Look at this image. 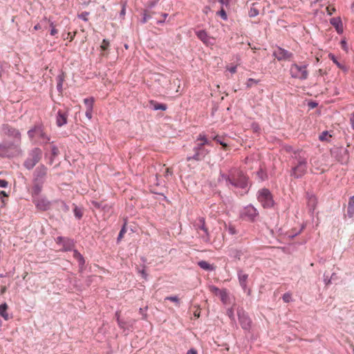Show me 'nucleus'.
Masks as SVG:
<instances>
[{"mask_svg": "<svg viewBox=\"0 0 354 354\" xmlns=\"http://www.w3.org/2000/svg\"><path fill=\"white\" fill-rule=\"evenodd\" d=\"M88 15H89L88 12L84 11V12H82V13L79 14L77 15V17L79 19L83 20L84 21H88L87 17L88 16Z\"/></svg>", "mask_w": 354, "mask_h": 354, "instance_id": "f704fd0d", "label": "nucleus"}, {"mask_svg": "<svg viewBox=\"0 0 354 354\" xmlns=\"http://www.w3.org/2000/svg\"><path fill=\"white\" fill-rule=\"evenodd\" d=\"M62 86L63 84H57V90L60 93H62L63 91Z\"/></svg>", "mask_w": 354, "mask_h": 354, "instance_id": "5fc2aeb1", "label": "nucleus"}, {"mask_svg": "<svg viewBox=\"0 0 354 354\" xmlns=\"http://www.w3.org/2000/svg\"><path fill=\"white\" fill-rule=\"evenodd\" d=\"M194 153L192 156H188L187 160L190 161L192 160H194L196 161H200L204 159L205 156L207 154L208 151L205 149L202 145H197L194 147Z\"/></svg>", "mask_w": 354, "mask_h": 354, "instance_id": "6e6552de", "label": "nucleus"}, {"mask_svg": "<svg viewBox=\"0 0 354 354\" xmlns=\"http://www.w3.org/2000/svg\"><path fill=\"white\" fill-rule=\"evenodd\" d=\"M187 354H197L195 350L191 349L187 352Z\"/></svg>", "mask_w": 354, "mask_h": 354, "instance_id": "680f3d73", "label": "nucleus"}, {"mask_svg": "<svg viewBox=\"0 0 354 354\" xmlns=\"http://www.w3.org/2000/svg\"><path fill=\"white\" fill-rule=\"evenodd\" d=\"M196 229L201 238L205 241L209 240L208 230L205 225V218L203 217H200L196 221Z\"/></svg>", "mask_w": 354, "mask_h": 354, "instance_id": "1a4fd4ad", "label": "nucleus"}, {"mask_svg": "<svg viewBox=\"0 0 354 354\" xmlns=\"http://www.w3.org/2000/svg\"><path fill=\"white\" fill-rule=\"evenodd\" d=\"M37 209L41 211H46L50 207V203L46 198H38L35 201Z\"/></svg>", "mask_w": 354, "mask_h": 354, "instance_id": "a211bd4d", "label": "nucleus"}, {"mask_svg": "<svg viewBox=\"0 0 354 354\" xmlns=\"http://www.w3.org/2000/svg\"><path fill=\"white\" fill-rule=\"evenodd\" d=\"M28 136L30 139L35 136L41 138V142L46 144L50 140V137L44 132L42 125H35L33 128L28 131Z\"/></svg>", "mask_w": 354, "mask_h": 354, "instance_id": "423d86ee", "label": "nucleus"}, {"mask_svg": "<svg viewBox=\"0 0 354 354\" xmlns=\"http://www.w3.org/2000/svg\"><path fill=\"white\" fill-rule=\"evenodd\" d=\"M317 198L313 195H310L308 197L307 204L310 210H314L317 205Z\"/></svg>", "mask_w": 354, "mask_h": 354, "instance_id": "5701e85b", "label": "nucleus"}, {"mask_svg": "<svg viewBox=\"0 0 354 354\" xmlns=\"http://www.w3.org/2000/svg\"><path fill=\"white\" fill-rule=\"evenodd\" d=\"M159 1V0H150L148 2V8H153L157 3Z\"/></svg>", "mask_w": 354, "mask_h": 354, "instance_id": "a18cd8bd", "label": "nucleus"}, {"mask_svg": "<svg viewBox=\"0 0 354 354\" xmlns=\"http://www.w3.org/2000/svg\"><path fill=\"white\" fill-rule=\"evenodd\" d=\"M64 81V74H59L56 77V82L57 84H63V82Z\"/></svg>", "mask_w": 354, "mask_h": 354, "instance_id": "79ce46f5", "label": "nucleus"}, {"mask_svg": "<svg viewBox=\"0 0 354 354\" xmlns=\"http://www.w3.org/2000/svg\"><path fill=\"white\" fill-rule=\"evenodd\" d=\"M198 265L203 270H211L213 269L212 265H210L208 262L205 261H201L198 263Z\"/></svg>", "mask_w": 354, "mask_h": 354, "instance_id": "a878e982", "label": "nucleus"}, {"mask_svg": "<svg viewBox=\"0 0 354 354\" xmlns=\"http://www.w3.org/2000/svg\"><path fill=\"white\" fill-rule=\"evenodd\" d=\"M350 122L351 124L354 123V112L352 113V117L350 118Z\"/></svg>", "mask_w": 354, "mask_h": 354, "instance_id": "e2e57ef3", "label": "nucleus"}, {"mask_svg": "<svg viewBox=\"0 0 354 354\" xmlns=\"http://www.w3.org/2000/svg\"><path fill=\"white\" fill-rule=\"evenodd\" d=\"M165 19H161V20H158L156 23H157V24H162L165 22Z\"/></svg>", "mask_w": 354, "mask_h": 354, "instance_id": "338daca9", "label": "nucleus"}, {"mask_svg": "<svg viewBox=\"0 0 354 354\" xmlns=\"http://www.w3.org/2000/svg\"><path fill=\"white\" fill-rule=\"evenodd\" d=\"M56 241L57 243H62L64 250L66 251L71 250L74 248V241L72 239L59 236Z\"/></svg>", "mask_w": 354, "mask_h": 354, "instance_id": "dca6fc26", "label": "nucleus"}, {"mask_svg": "<svg viewBox=\"0 0 354 354\" xmlns=\"http://www.w3.org/2000/svg\"><path fill=\"white\" fill-rule=\"evenodd\" d=\"M340 44H341L342 49L344 50H345L346 52H347L348 51V46H347L346 41L345 39H342L340 41Z\"/></svg>", "mask_w": 354, "mask_h": 354, "instance_id": "49530a36", "label": "nucleus"}, {"mask_svg": "<svg viewBox=\"0 0 354 354\" xmlns=\"http://www.w3.org/2000/svg\"><path fill=\"white\" fill-rule=\"evenodd\" d=\"M217 15H220V17L224 20H227V15L225 12V10L223 8V6H222L221 9L217 12Z\"/></svg>", "mask_w": 354, "mask_h": 354, "instance_id": "72a5a7b5", "label": "nucleus"}, {"mask_svg": "<svg viewBox=\"0 0 354 354\" xmlns=\"http://www.w3.org/2000/svg\"><path fill=\"white\" fill-rule=\"evenodd\" d=\"M348 212L350 214H354V196L350 198L348 202Z\"/></svg>", "mask_w": 354, "mask_h": 354, "instance_id": "cd10ccee", "label": "nucleus"}, {"mask_svg": "<svg viewBox=\"0 0 354 354\" xmlns=\"http://www.w3.org/2000/svg\"><path fill=\"white\" fill-rule=\"evenodd\" d=\"M73 257L79 261L80 265H83L84 263V259L83 257L77 250L74 251Z\"/></svg>", "mask_w": 354, "mask_h": 354, "instance_id": "c85d7f7f", "label": "nucleus"}, {"mask_svg": "<svg viewBox=\"0 0 354 354\" xmlns=\"http://www.w3.org/2000/svg\"><path fill=\"white\" fill-rule=\"evenodd\" d=\"M306 158L299 156L297 158L296 165L292 168L295 177H301L305 174L307 168Z\"/></svg>", "mask_w": 354, "mask_h": 354, "instance_id": "0eeeda50", "label": "nucleus"}, {"mask_svg": "<svg viewBox=\"0 0 354 354\" xmlns=\"http://www.w3.org/2000/svg\"><path fill=\"white\" fill-rule=\"evenodd\" d=\"M258 215L257 209L252 205H248L244 208L241 213L242 217L250 221H253Z\"/></svg>", "mask_w": 354, "mask_h": 354, "instance_id": "ddd939ff", "label": "nucleus"}, {"mask_svg": "<svg viewBox=\"0 0 354 354\" xmlns=\"http://www.w3.org/2000/svg\"><path fill=\"white\" fill-rule=\"evenodd\" d=\"M228 230L231 234H234L236 233V230L234 227H230Z\"/></svg>", "mask_w": 354, "mask_h": 354, "instance_id": "4d7b16f0", "label": "nucleus"}, {"mask_svg": "<svg viewBox=\"0 0 354 354\" xmlns=\"http://www.w3.org/2000/svg\"><path fill=\"white\" fill-rule=\"evenodd\" d=\"M109 46H110L109 41L106 39H104L102 40L101 46H100V48L102 51H106L108 50Z\"/></svg>", "mask_w": 354, "mask_h": 354, "instance_id": "7c9ffc66", "label": "nucleus"}, {"mask_svg": "<svg viewBox=\"0 0 354 354\" xmlns=\"http://www.w3.org/2000/svg\"><path fill=\"white\" fill-rule=\"evenodd\" d=\"M41 190V188L39 187L38 186H36L35 189H34V193L35 194H38Z\"/></svg>", "mask_w": 354, "mask_h": 354, "instance_id": "052dcab7", "label": "nucleus"}, {"mask_svg": "<svg viewBox=\"0 0 354 354\" xmlns=\"http://www.w3.org/2000/svg\"><path fill=\"white\" fill-rule=\"evenodd\" d=\"M250 324V322H248L247 323H245L244 325L243 326V327L244 328H247L248 326H249V324Z\"/></svg>", "mask_w": 354, "mask_h": 354, "instance_id": "774afa93", "label": "nucleus"}, {"mask_svg": "<svg viewBox=\"0 0 354 354\" xmlns=\"http://www.w3.org/2000/svg\"><path fill=\"white\" fill-rule=\"evenodd\" d=\"M49 22H50V27L51 28L50 34L52 36H54L57 33V30L55 28L53 21H51L49 20Z\"/></svg>", "mask_w": 354, "mask_h": 354, "instance_id": "4c0bfd02", "label": "nucleus"}, {"mask_svg": "<svg viewBox=\"0 0 354 354\" xmlns=\"http://www.w3.org/2000/svg\"><path fill=\"white\" fill-rule=\"evenodd\" d=\"M210 290H211L213 293H214V294H216V295H218V294H219V291H222L223 290H220L219 288H216V287H215V286H212V287L210 288Z\"/></svg>", "mask_w": 354, "mask_h": 354, "instance_id": "3c124183", "label": "nucleus"}, {"mask_svg": "<svg viewBox=\"0 0 354 354\" xmlns=\"http://www.w3.org/2000/svg\"><path fill=\"white\" fill-rule=\"evenodd\" d=\"M197 37L206 46H212L214 44V38L209 37L205 30H199L195 31Z\"/></svg>", "mask_w": 354, "mask_h": 354, "instance_id": "f8f14e48", "label": "nucleus"}, {"mask_svg": "<svg viewBox=\"0 0 354 354\" xmlns=\"http://www.w3.org/2000/svg\"><path fill=\"white\" fill-rule=\"evenodd\" d=\"M51 153L53 157H56L59 153V149L55 145L51 147Z\"/></svg>", "mask_w": 354, "mask_h": 354, "instance_id": "37998d69", "label": "nucleus"}, {"mask_svg": "<svg viewBox=\"0 0 354 354\" xmlns=\"http://www.w3.org/2000/svg\"><path fill=\"white\" fill-rule=\"evenodd\" d=\"M22 153L23 151L19 143L8 141L0 142V158H12L20 156Z\"/></svg>", "mask_w": 354, "mask_h": 354, "instance_id": "f257e3e1", "label": "nucleus"}, {"mask_svg": "<svg viewBox=\"0 0 354 354\" xmlns=\"http://www.w3.org/2000/svg\"><path fill=\"white\" fill-rule=\"evenodd\" d=\"M127 232V230H126V226H125V224L123 225L122 228L121 229L120 233H119V235H118V240H120L122 239L124 234L126 233Z\"/></svg>", "mask_w": 354, "mask_h": 354, "instance_id": "c03bdc74", "label": "nucleus"}, {"mask_svg": "<svg viewBox=\"0 0 354 354\" xmlns=\"http://www.w3.org/2000/svg\"><path fill=\"white\" fill-rule=\"evenodd\" d=\"M221 301L223 302V303H225L227 300V298H228V295L227 293V291L225 290H223L222 291H219V294H218Z\"/></svg>", "mask_w": 354, "mask_h": 354, "instance_id": "2f4dec72", "label": "nucleus"}, {"mask_svg": "<svg viewBox=\"0 0 354 354\" xmlns=\"http://www.w3.org/2000/svg\"><path fill=\"white\" fill-rule=\"evenodd\" d=\"M42 151L39 147H35L28 152V156L24 162V166L28 169H32L40 160Z\"/></svg>", "mask_w": 354, "mask_h": 354, "instance_id": "f03ea898", "label": "nucleus"}, {"mask_svg": "<svg viewBox=\"0 0 354 354\" xmlns=\"http://www.w3.org/2000/svg\"><path fill=\"white\" fill-rule=\"evenodd\" d=\"M318 105V103L315 102V101H310L308 102V106L310 108V109H314L315 107H317Z\"/></svg>", "mask_w": 354, "mask_h": 354, "instance_id": "09e8293b", "label": "nucleus"}, {"mask_svg": "<svg viewBox=\"0 0 354 354\" xmlns=\"http://www.w3.org/2000/svg\"><path fill=\"white\" fill-rule=\"evenodd\" d=\"M74 214L77 218H81L83 215L82 210L76 206L74 208Z\"/></svg>", "mask_w": 354, "mask_h": 354, "instance_id": "e433bc0d", "label": "nucleus"}, {"mask_svg": "<svg viewBox=\"0 0 354 354\" xmlns=\"http://www.w3.org/2000/svg\"><path fill=\"white\" fill-rule=\"evenodd\" d=\"M8 185V182L5 180H2L0 178V187H5Z\"/></svg>", "mask_w": 354, "mask_h": 354, "instance_id": "864d4df0", "label": "nucleus"}, {"mask_svg": "<svg viewBox=\"0 0 354 354\" xmlns=\"http://www.w3.org/2000/svg\"><path fill=\"white\" fill-rule=\"evenodd\" d=\"M151 104L153 105V109L155 111L161 110L165 111L167 109V106L166 104L158 103L153 100L150 102Z\"/></svg>", "mask_w": 354, "mask_h": 354, "instance_id": "b1692460", "label": "nucleus"}, {"mask_svg": "<svg viewBox=\"0 0 354 354\" xmlns=\"http://www.w3.org/2000/svg\"><path fill=\"white\" fill-rule=\"evenodd\" d=\"M68 113L67 111L59 110L56 115V124L58 127L67 124Z\"/></svg>", "mask_w": 354, "mask_h": 354, "instance_id": "2eb2a0df", "label": "nucleus"}, {"mask_svg": "<svg viewBox=\"0 0 354 354\" xmlns=\"http://www.w3.org/2000/svg\"><path fill=\"white\" fill-rule=\"evenodd\" d=\"M160 191V189H158V187H153L151 189V192H153V193H156V194L159 193Z\"/></svg>", "mask_w": 354, "mask_h": 354, "instance_id": "bf43d9fd", "label": "nucleus"}, {"mask_svg": "<svg viewBox=\"0 0 354 354\" xmlns=\"http://www.w3.org/2000/svg\"><path fill=\"white\" fill-rule=\"evenodd\" d=\"M213 140L216 141V142H218V144H220L223 147H227V144L223 142V138L221 137H220L219 136H214L213 138Z\"/></svg>", "mask_w": 354, "mask_h": 354, "instance_id": "c9c22d12", "label": "nucleus"}, {"mask_svg": "<svg viewBox=\"0 0 354 354\" xmlns=\"http://www.w3.org/2000/svg\"><path fill=\"white\" fill-rule=\"evenodd\" d=\"M238 277L241 286L243 290H245L247 288L248 274L241 270L238 272Z\"/></svg>", "mask_w": 354, "mask_h": 354, "instance_id": "6ab92c4d", "label": "nucleus"}, {"mask_svg": "<svg viewBox=\"0 0 354 354\" xmlns=\"http://www.w3.org/2000/svg\"><path fill=\"white\" fill-rule=\"evenodd\" d=\"M198 140H201L203 142L198 143V145H202L204 147L205 145H210V142L207 139L204 134H200L197 138Z\"/></svg>", "mask_w": 354, "mask_h": 354, "instance_id": "bb28decb", "label": "nucleus"}, {"mask_svg": "<svg viewBox=\"0 0 354 354\" xmlns=\"http://www.w3.org/2000/svg\"><path fill=\"white\" fill-rule=\"evenodd\" d=\"M328 57L330 59V60L333 61V62L341 70L344 71H347V68L343 65L342 64H341L339 62H338L337 57H335V55L333 53H329L328 54Z\"/></svg>", "mask_w": 354, "mask_h": 354, "instance_id": "412c9836", "label": "nucleus"}, {"mask_svg": "<svg viewBox=\"0 0 354 354\" xmlns=\"http://www.w3.org/2000/svg\"><path fill=\"white\" fill-rule=\"evenodd\" d=\"M328 131L322 132V135L319 136V140H324L325 139L326 136L327 135Z\"/></svg>", "mask_w": 354, "mask_h": 354, "instance_id": "6e6d98bb", "label": "nucleus"}, {"mask_svg": "<svg viewBox=\"0 0 354 354\" xmlns=\"http://www.w3.org/2000/svg\"><path fill=\"white\" fill-rule=\"evenodd\" d=\"M307 64L299 65L293 63L290 67V75L292 78L305 80L308 77V71H307Z\"/></svg>", "mask_w": 354, "mask_h": 354, "instance_id": "7ed1b4c3", "label": "nucleus"}, {"mask_svg": "<svg viewBox=\"0 0 354 354\" xmlns=\"http://www.w3.org/2000/svg\"><path fill=\"white\" fill-rule=\"evenodd\" d=\"M47 174V168L44 165L39 166L35 172V177H44Z\"/></svg>", "mask_w": 354, "mask_h": 354, "instance_id": "4be33fe9", "label": "nucleus"}, {"mask_svg": "<svg viewBox=\"0 0 354 354\" xmlns=\"http://www.w3.org/2000/svg\"><path fill=\"white\" fill-rule=\"evenodd\" d=\"M8 306L6 303L0 305V315L8 321L12 318V316L8 313Z\"/></svg>", "mask_w": 354, "mask_h": 354, "instance_id": "aec40b11", "label": "nucleus"}, {"mask_svg": "<svg viewBox=\"0 0 354 354\" xmlns=\"http://www.w3.org/2000/svg\"><path fill=\"white\" fill-rule=\"evenodd\" d=\"M273 55L277 59V60L281 61L290 59L292 57L293 54L284 48L277 47V48L274 51Z\"/></svg>", "mask_w": 354, "mask_h": 354, "instance_id": "9b49d317", "label": "nucleus"}, {"mask_svg": "<svg viewBox=\"0 0 354 354\" xmlns=\"http://www.w3.org/2000/svg\"><path fill=\"white\" fill-rule=\"evenodd\" d=\"M330 24L335 28L338 34H342L344 31L342 21L340 17H333L330 19Z\"/></svg>", "mask_w": 354, "mask_h": 354, "instance_id": "f3484780", "label": "nucleus"}, {"mask_svg": "<svg viewBox=\"0 0 354 354\" xmlns=\"http://www.w3.org/2000/svg\"><path fill=\"white\" fill-rule=\"evenodd\" d=\"M332 154L341 163L346 162L349 158L348 150L344 147L333 149L332 150Z\"/></svg>", "mask_w": 354, "mask_h": 354, "instance_id": "9d476101", "label": "nucleus"}, {"mask_svg": "<svg viewBox=\"0 0 354 354\" xmlns=\"http://www.w3.org/2000/svg\"><path fill=\"white\" fill-rule=\"evenodd\" d=\"M1 132L3 135L13 138L12 142L21 145V136L19 131L8 124H3L1 127Z\"/></svg>", "mask_w": 354, "mask_h": 354, "instance_id": "20e7f679", "label": "nucleus"}, {"mask_svg": "<svg viewBox=\"0 0 354 354\" xmlns=\"http://www.w3.org/2000/svg\"><path fill=\"white\" fill-rule=\"evenodd\" d=\"M228 182L236 188H241L244 189L245 192L247 190L248 186L246 178H227Z\"/></svg>", "mask_w": 354, "mask_h": 354, "instance_id": "4468645a", "label": "nucleus"}, {"mask_svg": "<svg viewBox=\"0 0 354 354\" xmlns=\"http://www.w3.org/2000/svg\"><path fill=\"white\" fill-rule=\"evenodd\" d=\"M232 0H218V2L222 5V6L227 7L229 6Z\"/></svg>", "mask_w": 354, "mask_h": 354, "instance_id": "de8ad7c7", "label": "nucleus"}, {"mask_svg": "<svg viewBox=\"0 0 354 354\" xmlns=\"http://www.w3.org/2000/svg\"><path fill=\"white\" fill-rule=\"evenodd\" d=\"M0 194L3 195V196L8 197V195L6 194L5 191H1Z\"/></svg>", "mask_w": 354, "mask_h": 354, "instance_id": "0e129e2a", "label": "nucleus"}, {"mask_svg": "<svg viewBox=\"0 0 354 354\" xmlns=\"http://www.w3.org/2000/svg\"><path fill=\"white\" fill-rule=\"evenodd\" d=\"M85 115L88 119H91L93 115V109H86Z\"/></svg>", "mask_w": 354, "mask_h": 354, "instance_id": "8fccbe9b", "label": "nucleus"}, {"mask_svg": "<svg viewBox=\"0 0 354 354\" xmlns=\"http://www.w3.org/2000/svg\"><path fill=\"white\" fill-rule=\"evenodd\" d=\"M139 272L142 274V276L145 279H146V278H147V273H146V272H145V270H142L139 271Z\"/></svg>", "mask_w": 354, "mask_h": 354, "instance_id": "13d9d810", "label": "nucleus"}, {"mask_svg": "<svg viewBox=\"0 0 354 354\" xmlns=\"http://www.w3.org/2000/svg\"><path fill=\"white\" fill-rule=\"evenodd\" d=\"M6 291V286H2L1 287V294H3Z\"/></svg>", "mask_w": 354, "mask_h": 354, "instance_id": "69168bd1", "label": "nucleus"}, {"mask_svg": "<svg viewBox=\"0 0 354 354\" xmlns=\"http://www.w3.org/2000/svg\"><path fill=\"white\" fill-rule=\"evenodd\" d=\"M258 201L264 208L272 207L274 205L272 196L267 189H262L258 192Z\"/></svg>", "mask_w": 354, "mask_h": 354, "instance_id": "39448f33", "label": "nucleus"}, {"mask_svg": "<svg viewBox=\"0 0 354 354\" xmlns=\"http://www.w3.org/2000/svg\"><path fill=\"white\" fill-rule=\"evenodd\" d=\"M259 83V80H254L253 78H249L246 82L247 88H251L253 85L257 84Z\"/></svg>", "mask_w": 354, "mask_h": 354, "instance_id": "473e14b6", "label": "nucleus"}, {"mask_svg": "<svg viewBox=\"0 0 354 354\" xmlns=\"http://www.w3.org/2000/svg\"><path fill=\"white\" fill-rule=\"evenodd\" d=\"M166 300H169L171 301L175 302L176 305H179V299L176 296H169L165 298Z\"/></svg>", "mask_w": 354, "mask_h": 354, "instance_id": "ea45409f", "label": "nucleus"}, {"mask_svg": "<svg viewBox=\"0 0 354 354\" xmlns=\"http://www.w3.org/2000/svg\"><path fill=\"white\" fill-rule=\"evenodd\" d=\"M291 299H292V295L290 293L287 292L283 295V300L284 301V302L288 303L291 301Z\"/></svg>", "mask_w": 354, "mask_h": 354, "instance_id": "a19ab883", "label": "nucleus"}, {"mask_svg": "<svg viewBox=\"0 0 354 354\" xmlns=\"http://www.w3.org/2000/svg\"><path fill=\"white\" fill-rule=\"evenodd\" d=\"M231 73H235L236 72V66H232L227 68Z\"/></svg>", "mask_w": 354, "mask_h": 354, "instance_id": "603ef678", "label": "nucleus"}, {"mask_svg": "<svg viewBox=\"0 0 354 354\" xmlns=\"http://www.w3.org/2000/svg\"><path fill=\"white\" fill-rule=\"evenodd\" d=\"M84 103L86 109H93L94 104V98L93 97H87L84 100Z\"/></svg>", "mask_w": 354, "mask_h": 354, "instance_id": "393cba45", "label": "nucleus"}, {"mask_svg": "<svg viewBox=\"0 0 354 354\" xmlns=\"http://www.w3.org/2000/svg\"><path fill=\"white\" fill-rule=\"evenodd\" d=\"M259 10L257 8H256L253 5L252 7L250 8V9L248 12V15L250 17H254L257 16L259 15Z\"/></svg>", "mask_w": 354, "mask_h": 354, "instance_id": "c756f323", "label": "nucleus"}, {"mask_svg": "<svg viewBox=\"0 0 354 354\" xmlns=\"http://www.w3.org/2000/svg\"><path fill=\"white\" fill-rule=\"evenodd\" d=\"M149 19H151V16L147 14V10H145L142 15V19L141 20L142 24H145Z\"/></svg>", "mask_w": 354, "mask_h": 354, "instance_id": "58836bf2", "label": "nucleus"}]
</instances>
